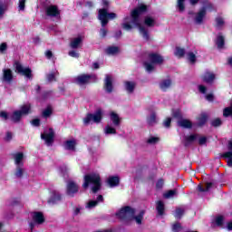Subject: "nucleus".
Wrapping results in <instances>:
<instances>
[{"label": "nucleus", "instance_id": "1", "mask_svg": "<svg viewBox=\"0 0 232 232\" xmlns=\"http://www.w3.org/2000/svg\"><path fill=\"white\" fill-rule=\"evenodd\" d=\"M146 12H148V5L141 4L130 12V17L132 24L139 29V32L144 41L148 42L150 39V31L140 24V15H142V14H146Z\"/></svg>", "mask_w": 232, "mask_h": 232}, {"label": "nucleus", "instance_id": "2", "mask_svg": "<svg viewBox=\"0 0 232 232\" xmlns=\"http://www.w3.org/2000/svg\"><path fill=\"white\" fill-rule=\"evenodd\" d=\"M146 211L140 210L139 215L135 216V208L130 207V206H125L121 208L119 212L116 213V217L120 220H135L136 224H142V218H144Z\"/></svg>", "mask_w": 232, "mask_h": 232}, {"label": "nucleus", "instance_id": "3", "mask_svg": "<svg viewBox=\"0 0 232 232\" xmlns=\"http://www.w3.org/2000/svg\"><path fill=\"white\" fill-rule=\"evenodd\" d=\"M90 184L93 185L92 187V193H99V191H101V188H102L101 175H99L98 173L86 174L83 177V184L82 185V188L83 189H88V188H90Z\"/></svg>", "mask_w": 232, "mask_h": 232}, {"label": "nucleus", "instance_id": "4", "mask_svg": "<svg viewBox=\"0 0 232 232\" xmlns=\"http://www.w3.org/2000/svg\"><path fill=\"white\" fill-rule=\"evenodd\" d=\"M103 8L99 9L98 11V19L101 22L102 26H107L110 21H113V19H117V14L109 13L108 8H110V1L102 0Z\"/></svg>", "mask_w": 232, "mask_h": 232}, {"label": "nucleus", "instance_id": "5", "mask_svg": "<svg viewBox=\"0 0 232 232\" xmlns=\"http://www.w3.org/2000/svg\"><path fill=\"white\" fill-rule=\"evenodd\" d=\"M203 6L197 13L194 21L196 24H202L204 23V17H206L208 11L213 12L215 10V5L209 0H204L202 2Z\"/></svg>", "mask_w": 232, "mask_h": 232}, {"label": "nucleus", "instance_id": "6", "mask_svg": "<svg viewBox=\"0 0 232 232\" xmlns=\"http://www.w3.org/2000/svg\"><path fill=\"white\" fill-rule=\"evenodd\" d=\"M14 68L15 73H18V75H23L24 77H25V79H28L29 81H32L34 79L32 68L23 66L21 62L15 61L14 63Z\"/></svg>", "mask_w": 232, "mask_h": 232}, {"label": "nucleus", "instance_id": "7", "mask_svg": "<svg viewBox=\"0 0 232 232\" xmlns=\"http://www.w3.org/2000/svg\"><path fill=\"white\" fill-rule=\"evenodd\" d=\"M102 121V109H97L94 113H87V115L83 118V124L88 126L91 122H94L95 124H99Z\"/></svg>", "mask_w": 232, "mask_h": 232}, {"label": "nucleus", "instance_id": "8", "mask_svg": "<svg viewBox=\"0 0 232 232\" xmlns=\"http://www.w3.org/2000/svg\"><path fill=\"white\" fill-rule=\"evenodd\" d=\"M65 193L67 197L73 198L79 193V184L73 180L67 181Z\"/></svg>", "mask_w": 232, "mask_h": 232}, {"label": "nucleus", "instance_id": "9", "mask_svg": "<svg viewBox=\"0 0 232 232\" xmlns=\"http://www.w3.org/2000/svg\"><path fill=\"white\" fill-rule=\"evenodd\" d=\"M41 139L45 141L46 146H53L55 140V131L53 128H49V133H42Z\"/></svg>", "mask_w": 232, "mask_h": 232}, {"label": "nucleus", "instance_id": "10", "mask_svg": "<svg viewBox=\"0 0 232 232\" xmlns=\"http://www.w3.org/2000/svg\"><path fill=\"white\" fill-rule=\"evenodd\" d=\"M92 74H80L75 78V82L78 86H86V84H90V82H92Z\"/></svg>", "mask_w": 232, "mask_h": 232}, {"label": "nucleus", "instance_id": "11", "mask_svg": "<svg viewBox=\"0 0 232 232\" xmlns=\"http://www.w3.org/2000/svg\"><path fill=\"white\" fill-rule=\"evenodd\" d=\"M45 15L47 17H60L61 10H59V6L56 5H51L45 8Z\"/></svg>", "mask_w": 232, "mask_h": 232}, {"label": "nucleus", "instance_id": "12", "mask_svg": "<svg viewBox=\"0 0 232 232\" xmlns=\"http://www.w3.org/2000/svg\"><path fill=\"white\" fill-rule=\"evenodd\" d=\"M2 82H7V84H12L14 82V72L10 68L3 69Z\"/></svg>", "mask_w": 232, "mask_h": 232}, {"label": "nucleus", "instance_id": "13", "mask_svg": "<svg viewBox=\"0 0 232 232\" xmlns=\"http://www.w3.org/2000/svg\"><path fill=\"white\" fill-rule=\"evenodd\" d=\"M149 61L152 64H164V57L157 53H149Z\"/></svg>", "mask_w": 232, "mask_h": 232}, {"label": "nucleus", "instance_id": "14", "mask_svg": "<svg viewBox=\"0 0 232 232\" xmlns=\"http://www.w3.org/2000/svg\"><path fill=\"white\" fill-rule=\"evenodd\" d=\"M103 88L107 93H111V92H113V77H111V75H105Z\"/></svg>", "mask_w": 232, "mask_h": 232}, {"label": "nucleus", "instance_id": "15", "mask_svg": "<svg viewBox=\"0 0 232 232\" xmlns=\"http://www.w3.org/2000/svg\"><path fill=\"white\" fill-rule=\"evenodd\" d=\"M61 200H63V195L57 190H52L51 197L47 202L48 204H57V202H61Z\"/></svg>", "mask_w": 232, "mask_h": 232}, {"label": "nucleus", "instance_id": "16", "mask_svg": "<svg viewBox=\"0 0 232 232\" xmlns=\"http://www.w3.org/2000/svg\"><path fill=\"white\" fill-rule=\"evenodd\" d=\"M208 119H209V116L206 112H202L198 118H197V124L198 128H204L206 126V123L208 122Z\"/></svg>", "mask_w": 232, "mask_h": 232}, {"label": "nucleus", "instance_id": "17", "mask_svg": "<svg viewBox=\"0 0 232 232\" xmlns=\"http://www.w3.org/2000/svg\"><path fill=\"white\" fill-rule=\"evenodd\" d=\"M33 220L35 224L41 225L44 224L45 218H44V214L43 212L35 211L33 212Z\"/></svg>", "mask_w": 232, "mask_h": 232}, {"label": "nucleus", "instance_id": "18", "mask_svg": "<svg viewBox=\"0 0 232 232\" xmlns=\"http://www.w3.org/2000/svg\"><path fill=\"white\" fill-rule=\"evenodd\" d=\"M203 82H206L207 84H211L212 82H215L216 76L215 73L206 72L202 77H201Z\"/></svg>", "mask_w": 232, "mask_h": 232}, {"label": "nucleus", "instance_id": "19", "mask_svg": "<svg viewBox=\"0 0 232 232\" xmlns=\"http://www.w3.org/2000/svg\"><path fill=\"white\" fill-rule=\"evenodd\" d=\"M107 184L110 188H117L121 184V178L119 176H110L107 179Z\"/></svg>", "mask_w": 232, "mask_h": 232}, {"label": "nucleus", "instance_id": "20", "mask_svg": "<svg viewBox=\"0 0 232 232\" xmlns=\"http://www.w3.org/2000/svg\"><path fill=\"white\" fill-rule=\"evenodd\" d=\"M178 126L179 128H185V130H191L193 128V122L188 119H182L178 121Z\"/></svg>", "mask_w": 232, "mask_h": 232}, {"label": "nucleus", "instance_id": "21", "mask_svg": "<svg viewBox=\"0 0 232 232\" xmlns=\"http://www.w3.org/2000/svg\"><path fill=\"white\" fill-rule=\"evenodd\" d=\"M110 119L113 126H115L116 128L121 126V117L115 111H111L110 113Z\"/></svg>", "mask_w": 232, "mask_h": 232}, {"label": "nucleus", "instance_id": "22", "mask_svg": "<svg viewBox=\"0 0 232 232\" xmlns=\"http://www.w3.org/2000/svg\"><path fill=\"white\" fill-rule=\"evenodd\" d=\"M13 158L14 159V163L16 164V166H23V159H24V153H14L13 154Z\"/></svg>", "mask_w": 232, "mask_h": 232}, {"label": "nucleus", "instance_id": "23", "mask_svg": "<svg viewBox=\"0 0 232 232\" xmlns=\"http://www.w3.org/2000/svg\"><path fill=\"white\" fill-rule=\"evenodd\" d=\"M143 23L148 28H153L157 24L155 18L151 16H145Z\"/></svg>", "mask_w": 232, "mask_h": 232}, {"label": "nucleus", "instance_id": "24", "mask_svg": "<svg viewBox=\"0 0 232 232\" xmlns=\"http://www.w3.org/2000/svg\"><path fill=\"white\" fill-rule=\"evenodd\" d=\"M216 44L218 50H222L226 46V38L222 34H218L216 39Z\"/></svg>", "mask_w": 232, "mask_h": 232}, {"label": "nucleus", "instance_id": "25", "mask_svg": "<svg viewBox=\"0 0 232 232\" xmlns=\"http://www.w3.org/2000/svg\"><path fill=\"white\" fill-rule=\"evenodd\" d=\"M156 209L158 211V215H160V217H162V215H164V211H166L164 201L162 200L157 201Z\"/></svg>", "mask_w": 232, "mask_h": 232}, {"label": "nucleus", "instance_id": "26", "mask_svg": "<svg viewBox=\"0 0 232 232\" xmlns=\"http://www.w3.org/2000/svg\"><path fill=\"white\" fill-rule=\"evenodd\" d=\"M171 87V79H165L160 83V88L162 92H168V89Z\"/></svg>", "mask_w": 232, "mask_h": 232}, {"label": "nucleus", "instance_id": "27", "mask_svg": "<svg viewBox=\"0 0 232 232\" xmlns=\"http://www.w3.org/2000/svg\"><path fill=\"white\" fill-rule=\"evenodd\" d=\"M10 119L12 122H14V124H17V122H21V119H23V115L21 114V111H14Z\"/></svg>", "mask_w": 232, "mask_h": 232}, {"label": "nucleus", "instance_id": "28", "mask_svg": "<svg viewBox=\"0 0 232 232\" xmlns=\"http://www.w3.org/2000/svg\"><path fill=\"white\" fill-rule=\"evenodd\" d=\"M198 138V134H191L189 136H187L185 138L184 146L185 148H188L189 144H192V142H195V140Z\"/></svg>", "mask_w": 232, "mask_h": 232}, {"label": "nucleus", "instance_id": "29", "mask_svg": "<svg viewBox=\"0 0 232 232\" xmlns=\"http://www.w3.org/2000/svg\"><path fill=\"white\" fill-rule=\"evenodd\" d=\"M75 146H77L75 140H68L65 141V150L69 151H75Z\"/></svg>", "mask_w": 232, "mask_h": 232}, {"label": "nucleus", "instance_id": "30", "mask_svg": "<svg viewBox=\"0 0 232 232\" xmlns=\"http://www.w3.org/2000/svg\"><path fill=\"white\" fill-rule=\"evenodd\" d=\"M53 114V109L48 105L42 112V116L44 119H48L49 117H52V115Z\"/></svg>", "mask_w": 232, "mask_h": 232}, {"label": "nucleus", "instance_id": "31", "mask_svg": "<svg viewBox=\"0 0 232 232\" xmlns=\"http://www.w3.org/2000/svg\"><path fill=\"white\" fill-rule=\"evenodd\" d=\"M135 82H125V90L128 93H133V92H135Z\"/></svg>", "mask_w": 232, "mask_h": 232}, {"label": "nucleus", "instance_id": "32", "mask_svg": "<svg viewBox=\"0 0 232 232\" xmlns=\"http://www.w3.org/2000/svg\"><path fill=\"white\" fill-rule=\"evenodd\" d=\"M31 110H32V105L25 104V105H22L20 110H18V111H20L22 115H29Z\"/></svg>", "mask_w": 232, "mask_h": 232}, {"label": "nucleus", "instance_id": "33", "mask_svg": "<svg viewBox=\"0 0 232 232\" xmlns=\"http://www.w3.org/2000/svg\"><path fill=\"white\" fill-rule=\"evenodd\" d=\"M215 28H218V30H222V26L226 24V21H224V18L221 16H218L215 18Z\"/></svg>", "mask_w": 232, "mask_h": 232}, {"label": "nucleus", "instance_id": "34", "mask_svg": "<svg viewBox=\"0 0 232 232\" xmlns=\"http://www.w3.org/2000/svg\"><path fill=\"white\" fill-rule=\"evenodd\" d=\"M224 216L218 215L215 218V224L218 227H224Z\"/></svg>", "mask_w": 232, "mask_h": 232}, {"label": "nucleus", "instance_id": "35", "mask_svg": "<svg viewBox=\"0 0 232 232\" xmlns=\"http://www.w3.org/2000/svg\"><path fill=\"white\" fill-rule=\"evenodd\" d=\"M228 150H229V151L223 153L221 155V157L223 159H228V160H229L230 159H232V141L228 142Z\"/></svg>", "mask_w": 232, "mask_h": 232}, {"label": "nucleus", "instance_id": "36", "mask_svg": "<svg viewBox=\"0 0 232 232\" xmlns=\"http://www.w3.org/2000/svg\"><path fill=\"white\" fill-rule=\"evenodd\" d=\"M6 12H8V5L3 3V0H0V17H3Z\"/></svg>", "mask_w": 232, "mask_h": 232}, {"label": "nucleus", "instance_id": "37", "mask_svg": "<svg viewBox=\"0 0 232 232\" xmlns=\"http://www.w3.org/2000/svg\"><path fill=\"white\" fill-rule=\"evenodd\" d=\"M172 117L174 119H177L178 121H182L183 115L182 111H180V109H176L172 111Z\"/></svg>", "mask_w": 232, "mask_h": 232}, {"label": "nucleus", "instance_id": "38", "mask_svg": "<svg viewBox=\"0 0 232 232\" xmlns=\"http://www.w3.org/2000/svg\"><path fill=\"white\" fill-rule=\"evenodd\" d=\"M81 43H82V38L81 36H78L71 42V47L73 49L79 48V44H81Z\"/></svg>", "mask_w": 232, "mask_h": 232}, {"label": "nucleus", "instance_id": "39", "mask_svg": "<svg viewBox=\"0 0 232 232\" xmlns=\"http://www.w3.org/2000/svg\"><path fill=\"white\" fill-rule=\"evenodd\" d=\"M175 55L176 57H179V59H182V57L186 55V49L181 47H176Z\"/></svg>", "mask_w": 232, "mask_h": 232}, {"label": "nucleus", "instance_id": "40", "mask_svg": "<svg viewBox=\"0 0 232 232\" xmlns=\"http://www.w3.org/2000/svg\"><path fill=\"white\" fill-rule=\"evenodd\" d=\"M106 53H108V55H115V53H119V47L118 46H109L106 49Z\"/></svg>", "mask_w": 232, "mask_h": 232}, {"label": "nucleus", "instance_id": "41", "mask_svg": "<svg viewBox=\"0 0 232 232\" xmlns=\"http://www.w3.org/2000/svg\"><path fill=\"white\" fill-rule=\"evenodd\" d=\"M186 0H178L177 1V9L179 12L182 13L186 10Z\"/></svg>", "mask_w": 232, "mask_h": 232}, {"label": "nucleus", "instance_id": "42", "mask_svg": "<svg viewBox=\"0 0 232 232\" xmlns=\"http://www.w3.org/2000/svg\"><path fill=\"white\" fill-rule=\"evenodd\" d=\"M147 122L149 126H153V124L157 123V114L152 112L150 117L147 118Z\"/></svg>", "mask_w": 232, "mask_h": 232}, {"label": "nucleus", "instance_id": "43", "mask_svg": "<svg viewBox=\"0 0 232 232\" xmlns=\"http://www.w3.org/2000/svg\"><path fill=\"white\" fill-rule=\"evenodd\" d=\"M175 195H177V188L166 191L163 194V197H164V198H173V197H175Z\"/></svg>", "mask_w": 232, "mask_h": 232}, {"label": "nucleus", "instance_id": "44", "mask_svg": "<svg viewBox=\"0 0 232 232\" xmlns=\"http://www.w3.org/2000/svg\"><path fill=\"white\" fill-rule=\"evenodd\" d=\"M188 60L189 61L190 64H195L197 63V55L194 54L193 52H188L187 53Z\"/></svg>", "mask_w": 232, "mask_h": 232}, {"label": "nucleus", "instance_id": "45", "mask_svg": "<svg viewBox=\"0 0 232 232\" xmlns=\"http://www.w3.org/2000/svg\"><path fill=\"white\" fill-rule=\"evenodd\" d=\"M153 64H155V63L145 62L144 67H145L146 72H148L149 73H151V72H154L155 66Z\"/></svg>", "mask_w": 232, "mask_h": 232}, {"label": "nucleus", "instance_id": "46", "mask_svg": "<svg viewBox=\"0 0 232 232\" xmlns=\"http://www.w3.org/2000/svg\"><path fill=\"white\" fill-rule=\"evenodd\" d=\"M210 124L213 128H220V126H222V120L220 118H216L211 121Z\"/></svg>", "mask_w": 232, "mask_h": 232}, {"label": "nucleus", "instance_id": "47", "mask_svg": "<svg viewBox=\"0 0 232 232\" xmlns=\"http://www.w3.org/2000/svg\"><path fill=\"white\" fill-rule=\"evenodd\" d=\"M105 133L107 135H115V134H117V130H115V128H113V127H111L110 125H107L105 127Z\"/></svg>", "mask_w": 232, "mask_h": 232}, {"label": "nucleus", "instance_id": "48", "mask_svg": "<svg viewBox=\"0 0 232 232\" xmlns=\"http://www.w3.org/2000/svg\"><path fill=\"white\" fill-rule=\"evenodd\" d=\"M174 217L175 218H178L179 220H180V218L184 217V208H176Z\"/></svg>", "mask_w": 232, "mask_h": 232}, {"label": "nucleus", "instance_id": "49", "mask_svg": "<svg viewBox=\"0 0 232 232\" xmlns=\"http://www.w3.org/2000/svg\"><path fill=\"white\" fill-rule=\"evenodd\" d=\"M24 173V169H23L21 167H17L14 175H15V177H17V179H22Z\"/></svg>", "mask_w": 232, "mask_h": 232}, {"label": "nucleus", "instance_id": "50", "mask_svg": "<svg viewBox=\"0 0 232 232\" xmlns=\"http://www.w3.org/2000/svg\"><path fill=\"white\" fill-rule=\"evenodd\" d=\"M182 230V225L179 222H176L172 225L173 232H180Z\"/></svg>", "mask_w": 232, "mask_h": 232}, {"label": "nucleus", "instance_id": "51", "mask_svg": "<svg viewBox=\"0 0 232 232\" xmlns=\"http://www.w3.org/2000/svg\"><path fill=\"white\" fill-rule=\"evenodd\" d=\"M18 8L20 12H24L26 8V0H19Z\"/></svg>", "mask_w": 232, "mask_h": 232}, {"label": "nucleus", "instance_id": "52", "mask_svg": "<svg viewBox=\"0 0 232 232\" xmlns=\"http://www.w3.org/2000/svg\"><path fill=\"white\" fill-rule=\"evenodd\" d=\"M164 188V179L160 178L156 182V189H162Z\"/></svg>", "mask_w": 232, "mask_h": 232}, {"label": "nucleus", "instance_id": "53", "mask_svg": "<svg viewBox=\"0 0 232 232\" xmlns=\"http://www.w3.org/2000/svg\"><path fill=\"white\" fill-rule=\"evenodd\" d=\"M6 50H8V44L4 42L0 44V53H6Z\"/></svg>", "mask_w": 232, "mask_h": 232}, {"label": "nucleus", "instance_id": "54", "mask_svg": "<svg viewBox=\"0 0 232 232\" xmlns=\"http://www.w3.org/2000/svg\"><path fill=\"white\" fill-rule=\"evenodd\" d=\"M46 79L48 81V82H53V81H57V79L55 78V73L52 72L46 75Z\"/></svg>", "mask_w": 232, "mask_h": 232}, {"label": "nucleus", "instance_id": "55", "mask_svg": "<svg viewBox=\"0 0 232 232\" xmlns=\"http://www.w3.org/2000/svg\"><path fill=\"white\" fill-rule=\"evenodd\" d=\"M102 28L100 29V35L102 39H104L106 35H108V30L105 28L106 26H102Z\"/></svg>", "mask_w": 232, "mask_h": 232}, {"label": "nucleus", "instance_id": "56", "mask_svg": "<svg viewBox=\"0 0 232 232\" xmlns=\"http://www.w3.org/2000/svg\"><path fill=\"white\" fill-rule=\"evenodd\" d=\"M160 139L157 137H150L147 140V144H157L159 142Z\"/></svg>", "mask_w": 232, "mask_h": 232}, {"label": "nucleus", "instance_id": "57", "mask_svg": "<svg viewBox=\"0 0 232 232\" xmlns=\"http://www.w3.org/2000/svg\"><path fill=\"white\" fill-rule=\"evenodd\" d=\"M98 205H99L98 201H96V200H90L88 202V204H87V208H89V209H92V208H95Z\"/></svg>", "mask_w": 232, "mask_h": 232}, {"label": "nucleus", "instance_id": "58", "mask_svg": "<svg viewBox=\"0 0 232 232\" xmlns=\"http://www.w3.org/2000/svg\"><path fill=\"white\" fill-rule=\"evenodd\" d=\"M31 124L35 126V128H39L41 126V120L39 118L34 119L31 121Z\"/></svg>", "mask_w": 232, "mask_h": 232}, {"label": "nucleus", "instance_id": "59", "mask_svg": "<svg viewBox=\"0 0 232 232\" xmlns=\"http://www.w3.org/2000/svg\"><path fill=\"white\" fill-rule=\"evenodd\" d=\"M164 128H171V118H166L163 121Z\"/></svg>", "mask_w": 232, "mask_h": 232}, {"label": "nucleus", "instance_id": "60", "mask_svg": "<svg viewBox=\"0 0 232 232\" xmlns=\"http://www.w3.org/2000/svg\"><path fill=\"white\" fill-rule=\"evenodd\" d=\"M121 27L123 28V30H127V31L133 29V25H131L130 23H123L121 24Z\"/></svg>", "mask_w": 232, "mask_h": 232}, {"label": "nucleus", "instance_id": "61", "mask_svg": "<svg viewBox=\"0 0 232 232\" xmlns=\"http://www.w3.org/2000/svg\"><path fill=\"white\" fill-rule=\"evenodd\" d=\"M19 198H13L9 203V206H19Z\"/></svg>", "mask_w": 232, "mask_h": 232}, {"label": "nucleus", "instance_id": "62", "mask_svg": "<svg viewBox=\"0 0 232 232\" xmlns=\"http://www.w3.org/2000/svg\"><path fill=\"white\" fill-rule=\"evenodd\" d=\"M206 142H208V138L206 136H202L199 138V140H198L199 146H204V144H206Z\"/></svg>", "mask_w": 232, "mask_h": 232}, {"label": "nucleus", "instance_id": "63", "mask_svg": "<svg viewBox=\"0 0 232 232\" xmlns=\"http://www.w3.org/2000/svg\"><path fill=\"white\" fill-rule=\"evenodd\" d=\"M0 117L4 120V121H8L9 116H8V112L2 111H0Z\"/></svg>", "mask_w": 232, "mask_h": 232}, {"label": "nucleus", "instance_id": "64", "mask_svg": "<svg viewBox=\"0 0 232 232\" xmlns=\"http://www.w3.org/2000/svg\"><path fill=\"white\" fill-rule=\"evenodd\" d=\"M198 92L204 94L208 92V88L204 85H198Z\"/></svg>", "mask_w": 232, "mask_h": 232}]
</instances>
